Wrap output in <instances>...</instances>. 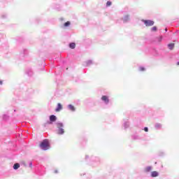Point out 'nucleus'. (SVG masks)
Masks as SVG:
<instances>
[{
    "instance_id": "nucleus-1",
    "label": "nucleus",
    "mask_w": 179,
    "mask_h": 179,
    "mask_svg": "<svg viewBox=\"0 0 179 179\" xmlns=\"http://www.w3.org/2000/svg\"><path fill=\"white\" fill-rule=\"evenodd\" d=\"M57 129L58 135H64L65 134V130L64 129V123L61 122H57L55 123Z\"/></svg>"
},
{
    "instance_id": "nucleus-2",
    "label": "nucleus",
    "mask_w": 179,
    "mask_h": 179,
    "mask_svg": "<svg viewBox=\"0 0 179 179\" xmlns=\"http://www.w3.org/2000/svg\"><path fill=\"white\" fill-rule=\"evenodd\" d=\"M40 148L42 149V150H48V149H50V143H48V140H43L40 144Z\"/></svg>"
},
{
    "instance_id": "nucleus-3",
    "label": "nucleus",
    "mask_w": 179,
    "mask_h": 179,
    "mask_svg": "<svg viewBox=\"0 0 179 179\" xmlns=\"http://www.w3.org/2000/svg\"><path fill=\"white\" fill-rule=\"evenodd\" d=\"M143 22L147 27L153 26V24H155V22L152 20H144Z\"/></svg>"
},
{
    "instance_id": "nucleus-4",
    "label": "nucleus",
    "mask_w": 179,
    "mask_h": 179,
    "mask_svg": "<svg viewBox=\"0 0 179 179\" xmlns=\"http://www.w3.org/2000/svg\"><path fill=\"white\" fill-rule=\"evenodd\" d=\"M55 121H57V116L55 115H51L50 116V122H48V124L51 125L52 124V122H55Z\"/></svg>"
},
{
    "instance_id": "nucleus-5",
    "label": "nucleus",
    "mask_w": 179,
    "mask_h": 179,
    "mask_svg": "<svg viewBox=\"0 0 179 179\" xmlns=\"http://www.w3.org/2000/svg\"><path fill=\"white\" fill-rule=\"evenodd\" d=\"M101 101H104L105 104H108V103H110V99H108V97L106 95L102 96Z\"/></svg>"
},
{
    "instance_id": "nucleus-6",
    "label": "nucleus",
    "mask_w": 179,
    "mask_h": 179,
    "mask_svg": "<svg viewBox=\"0 0 179 179\" xmlns=\"http://www.w3.org/2000/svg\"><path fill=\"white\" fill-rule=\"evenodd\" d=\"M67 108H68V110H69L70 111H72L73 113L76 111V108L72 104L68 105Z\"/></svg>"
},
{
    "instance_id": "nucleus-7",
    "label": "nucleus",
    "mask_w": 179,
    "mask_h": 179,
    "mask_svg": "<svg viewBox=\"0 0 179 179\" xmlns=\"http://www.w3.org/2000/svg\"><path fill=\"white\" fill-rule=\"evenodd\" d=\"M151 177L155 178V177H159V172L154 171L151 172Z\"/></svg>"
},
{
    "instance_id": "nucleus-8",
    "label": "nucleus",
    "mask_w": 179,
    "mask_h": 179,
    "mask_svg": "<svg viewBox=\"0 0 179 179\" xmlns=\"http://www.w3.org/2000/svg\"><path fill=\"white\" fill-rule=\"evenodd\" d=\"M61 110H62V105L61 103H57V108L55 109V111L57 113H58V111H61Z\"/></svg>"
},
{
    "instance_id": "nucleus-9",
    "label": "nucleus",
    "mask_w": 179,
    "mask_h": 179,
    "mask_svg": "<svg viewBox=\"0 0 179 179\" xmlns=\"http://www.w3.org/2000/svg\"><path fill=\"white\" fill-rule=\"evenodd\" d=\"M92 64H93V62L92 60H88L85 62L84 65H85V66H90Z\"/></svg>"
},
{
    "instance_id": "nucleus-10",
    "label": "nucleus",
    "mask_w": 179,
    "mask_h": 179,
    "mask_svg": "<svg viewBox=\"0 0 179 179\" xmlns=\"http://www.w3.org/2000/svg\"><path fill=\"white\" fill-rule=\"evenodd\" d=\"M155 129H161L162 128V124L160 123H156L155 125Z\"/></svg>"
},
{
    "instance_id": "nucleus-11",
    "label": "nucleus",
    "mask_w": 179,
    "mask_h": 179,
    "mask_svg": "<svg viewBox=\"0 0 179 179\" xmlns=\"http://www.w3.org/2000/svg\"><path fill=\"white\" fill-rule=\"evenodd\" d=\"M129 20V15H125L123 18L124 23H127Z\"/></svg>"
},
{
    "instance_id": "nucleus-12",
    "label": "nucleus",
    "mask_w": 179,
    "mask_h": 179,
    "mask_svg": "<svg viewBox=\"0 0 179 179\" xmlns=\"http://www.w3.org/2000/svg\"><path fill=\"white\" fill-rule=\"evenodd\" d=\"M69 47L70 48H71V50H73L75 49V47H76V44L75 43H71L69 44Z\"/></svg>"
},
{
    "instance_id": "nucleus-13",
    "label": "nucleus",
    "mask_w": 179,
    "mask_h": 179,
    "mask_svg": "<svg viewBox=\"0 0 179 179\" xmlns=\"http://www.w3.org/2000/svg\"><path fill=\"white\" fill-rule=\"evenodd\" d=\"M19 167H20V164H19V163H15L13 165V169L14 170H17V169H19Z\"/></svg>"
},
{
    "instance_id": "nucleus-14",
    "label": "nucleus",
    "mask_w": 179,
    "mask_h": 179,
    "mask_svg": "<svg viewBox=\"0 0 179 179\" xmlns=\"http://www.w3.org/2000/svg\"><path fill=\"white\" fill-rule=\"evenodd\" d=\"M149 171H152V166H147V167L145 169V173H149Z\"/></svg>"
},
{
    "instance_id": "nucleus-15",
    "label": "nucleus",
    "mask_w": 179,
    "mask_h": 179,
    "mask_svg": "<svg viewBox=\"0 0 179 179\" xmlns=\"http://www.w3.org/2000/svg\"><path fill=\"white\" fill-rule=\"evenodd\" d=\"M168 48L169 50H173V48H174V43H170L168 45Z\"/></svg>"
},
{
    "instance_id": "nucleus-16",
    "label": "nucleus",
    "mask_w": 179,
    "mask_h": 179,
    "mask_svg": "<svg viewBox=\"0 0 179 179\" xmlns=\"http://www.w3.org/2000/svg\"><path fill=\"white\" fill-rule=\"evenodd\" d=\"M64 27H68L69 26H71V22L68 21L64 23Z\"/></svg>"
},
{
    "instance_id": "nucleus-17",
    "label": "nucleus",
    "mask_w": 179,
    "mask_h": 179,
    "mask_svg": "<svg viewBox=\"0 0 179 179\" xmlns=\"http://www.w3.org/2000/svg\"><path fill=\"white\" fill-rule=\"evenodd\" d=\"M124 127L125 129L128 128L129 127V122H125L124 123Z\"/></svg>"
},
{
    "instance_id": "nucleus-18",
    "label": "nucleus",
    "mask_w": 179,
    "mask_h": 179,
    "mask_svg": "<svg viewBox=\"0 0 179 179\" xmlns=\"http://www.w3.org/2000/svg\"><path fill=\"white\" fill-rule=\"evenodd\" d=\"M151 31H157V27H153L151 28Z\"/></svg>"
},
{
    "instance_id": "nucleus-19",
    "label": "nucleus",
    "mask_w": 179,
    "mask_h": 179,
    "mask_svg": "<svg viewBox=\"0 0 179 179\" xmlns=\"http://www.w3.org/2000/svg\"><path fill=\"white\" fill-rule=\"evenodd\" d=\"M28 76H31L33 75V71H30L27 73Z\"/></svg>"
},
{
    "instance_id": "nucleus-20",
    "label": "nucleus",
    "mask_w": 179,
    "mask_h": 179,
    "mask_svg": "<svg viewBox=\"0 0 179 179\" xmlns=\"http://www.w3.org/2000/svg\"><path fill=\"white\" fill-rule=\"evenodd\" d=\"M106 6H111V1H107Z\"/></svg>"
},
{
    "instance_id": "nucleus-21",
    "label": "nucleus",
    "mask_w": 179,
    "mask_h": 179,
    "mask_svg": "<svg viewBox=\"0 0 179 179\" xmlns=\"http://www.w3.org/2000/svg\"><path fill=\"white\" fill-rule=\"evenodd\" d=\"M162 40H163V36H160L158 38V41L160 43V41H162Z\"/></svg>"
},
{
    "instance_id": "nucleus-22",
    "label": "nucleus",
    "mask_w": 179,
    "mask_h": 179,
    "mask_svg": "<svg viewBox=\"0 0 179 179\" xmlns=\"http://www.w3.org/2000/svg\"><path fill=\"white\" fill-rule=\"evenodd\" d=\"M144 131H145V132H149V129H148V127H145V128H144Z\"/></svg>"
},
{
    "instance_id": "nucleus-23",
    "label": "nucleus",
    "mask_w": 179,
    "mask_h": 179,
    "mask_svg": "<svg viewBox=\"0 0 179 179\" xmlns=\"http://www.w3.org/2000/svg\"><path fill=\"white\" fill-rule=\"evenodd\" d=\"M139 71H145L144 67H140V68H139Z\"/></svg>"
},
{
    "instance_id": "nucleus-24",
    "label": "nucleus",
    "mask_w": 179,
    "mask_h": 179,
    "mask_svg": "<svg viewBox=\"0 0 179 179\" xmlns=\"http://www.w3.org/2000/svg\"><path fill=\"white\" fill-rule=\"evenodd\" d=\"M3 118L4 120H6V118H8V116H6V115H4L3 116Z\"/></svg>"
},
{
    "instance_id": "nucleus-25",
    "label": "nucleus",
    "mask_w": 179,
    "mask_h": 179,
    "mask_svg": "<svg viewBox=\"0 0 179 179\" xmlns=\"http://www.w3.org/2000/svg\"><path fill=\"white\" fill-rule=\"evenodd\" d=\"M29 167H33V163L32 162H29Z\"/></svg>"
},
{
    "instance_id": "nucleus-26",
    "label": "nucleus",
    "mask_w": 179,
    "mask_h": 179,
    "mask_svg": "<svg viewBox=\"0 0 179 179\" xmlns=\"http://www.w3.org/2000/svg\"><path fill=\"white\" fill-rule=\"evenodd\" d=\"M138 136H134V139H138Z\"/></svg>"
},
{
    "instance_id": "nucleus-27",
    "label": "nucleus",
    "mask_w": 179,
    "mask_h": 179,
    "mask_svg": "<svg viewBox=\"0 0 179 179\" xmlns=\"http://www.w3.org/2000/svg\"><path fill=\"white\" fill-rule=\"evenodd\" d=\"M0 85H2V80H0Z\"/></svg>"
},
{
    "instance_id": "nucleus-28",
    "label": "nucleus",
    "mask_w": 179,
    "mask_h": 179,
    "mask_svg": "<svg viewBox=\"0 0 179 179\" xmlns=\"http://www.w3.org/2000/svg\"><path fill=\"white\" fill-rule=\"evenodd\" d=\"M55 173H58V171H57V170H56V171H55Z\"/></svg>"
},
{
    "instance_id": "nucleus-29",
    "label": "nucleus",
    "mask_w": 179,
    "mask_h": 179,
    "mask_svg": "<svg viewBox=\"0 0 179 179\" xmlns=\"http://www.w3.org/2000/svg\"><path fill=\"white\" fill-rule=\"evenodd\" d=\"M87 157H89L87 155H86L85 158L87 159Z\"/></svg>"
},
{
    "instance_id": "nucleus-30",
    "label": "nucleus",
    "mask_w": 179,
    "mask_h": 179,
    "mask_svg": "<svg viewBox=\"0 0 179 179\" xmlns=\"http://www.w3.org/2000/svg\"><path fill=\"white\" fill-rule=\"evenodd\" d=\"M177 65H179V62H177Z\"/></svg>"
},
{
    "instance_id": "nucleus-31",
    "label": "nucleus",
    "mask_w": 179,
    "mask_h": 179,
    "mask_svg": "<svg viewBox=\"0 0 179 179\" xmlns=\"http://www.w3.org/2000/svg\"><path fill=\"white\" fill-rule=\"evenodd\" d=\"M165 31H167V29H165Z\"/></svg>"
}]
</instances>
